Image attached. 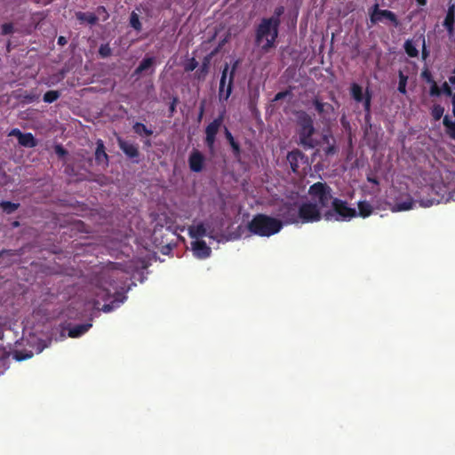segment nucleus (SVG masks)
I'll use <instances>...</instances> for the list:
<instances>
[{"instance_id":"16","label":"nucleus","mask_w":455,"mask_h":455,"mask_svg":"<svg viewBox=\"0 0 455 455\" xmlns=\"http://www.w3.org/2000/svg\"><path fill=\"white\" fill-rule=\"evenodd\" d=\"M313 105L315 106L317 113L325 119L334 113V108L331 104L327 102H322L318 98L313 100Z\"/></svg>"},{"instance_id":"51","label":"nucleus","mask_w":455,"mask_h":455,"mask_svg":"<svg viewBox=\"0 0 455 455\" xmlns=\"http://www.w3.org/2000/svg\"><path fill=\"white\" fill-rule=\"evenodd\" d=\"M224 134H225V138L228 140V144L235 140L234 136L232 135L231 132L226 126H224Z\"/></svg>"},{"instance_id":"24","label":"nucleus","mask_w":455,"mask_h":455,"mask_svg":"<svg viewBox=\"0 0 455 455\" xmlns=\"http://www.w3.org/2000/svg\"><path fill=\"white\" fill-rule=\"evenodd\" d=\"M156 60L153 57H147L144 58L139 66L135 68L133 75L134 76H140L142 72L148 70V68H152L155 64Z\"/></svg>"},{"instance_id":"27","label":"nucleus","mask_w":455,"mask_h":455,"mask_svg":"<svg viewBox=\"0 0 455 455\" xmlns=\"http://www.w3.org/2000/svg\"><path fill=\"white\" fill-rule=\"evenodd\" d=\"M359 215L363 218L369 217L372 212V206L367 201H360L358 203Z\"/></svg>"},{"instance_id":"62","label":"nucleus","mask_w":455,"mask_h":455,"mask_svg":"<svg viewBox=\"0 0 455 455\" xmlns=\"http://www.w3.org/2000/svg\"><path fill=\"white\" fill-rule=\"evenodd\" d=\"M370 119H371V116H367V112H365V121L370 122Z\"/></svg>"},{"instance_id":"28","label":"nucleus","mask_w":455,"mask_h":455,"mask_svg":"<svg viewBox=\"0 0 455 455\" xmlns=\"http://www.w3.org/2000/svg\"><path fill=\"white\" fill-rule=\"evenodd\" d=\"M0 207L3 210V212L6 214H12L16 210L19 209L20 204L19 203H12L10 201H2L0 203Z\"/></svg>"},{"instance_id":"54","label":"nucleus","mask_w":455,"mask_h":455,"mask_svg":"<svg viewBox=\"0 0 455 455\" xmlns=\"http://www.w3.org/2000/svg\"><path fill=\"white\" fill-rule=\"evenodd\" d=\"M429 52L427 49L425 39H423V48H422V59L426 60V58L428 56Z\"/></svg>"},{"instance_id":"32","label":"nucleus","mask_w":455,"mask_h":455,"mask_svg":"<svg viewBox=\"0 0 455 455\" xmlns=\"http://www.w3.org/2000/svg\"><path fill=\"white\" fill-rule=\"evenodd\" d=\"M60 97V92L59 91H48L44 94L43 100L45 103H52L56 101Z\"/></svg>"},{"instance_id":"64","label":"nucleus","mask_w":455,"mask_h":455,"mask_svg":"<svg viewBox=\"0 0 455 455\" xmlns=\"http://www.w3.org/2000/svg\"><path fill=\"white\" fill-rule=\"evenodd\" d=\"M7 51L10 52V43L7 45Z\"/></svg>"},{"instance_id":"9","label":"nucleus","mask_w":455,"mask_h":455,"mask_svg":"<svg viewBox=\"0 0 455 455\" xmlns=\"http://www.w3.org/2000/svg\"><path fill=\"white\" fill-rule=\"evenodd\" d=\"M299 222L313 223L321 220L322 214L320 209L315 203L306 202L299 207Z\"/></svg>"},{"instance_id":"12","label":"nucleus","mask_w":455,"mask_h":455,"mask_svg":"<svg viewBox=\"0 0 455 455\" xmlns=\"http://www.w3.org/2000/svg\"><path fill=\"white\" fill-rule=\"evenodd\" d=\"M204 156L197 149H194L188 157V165L192 172H200L204 169Z\"/></svg>"},{"instance_id":"7","label":"nucleus","mask_w":455,"mask_h":455,"mask_svg":"<svg viewBox=\"0 0 455 455\" xmlns=\"http://www.w3.org/2000/svg\"><path fill=\"white\" fill-rule=\"evenodd\" d=\"M312 198L315 199L322 208H326L334 199L331 195V188L325 182H315L310 186L308 190Z\"/></svg>"},{"instance_id":"11","label":"nucleus","mask_w":455,"mask_h":455,"mask_svg":"<svg viewBox=\"0 0 455 455\" xmlns=\"http://www.w3.org/2000/svg\"><path fill=\"white\" fill-rule=\"evenodd\" d=\"M279 215L287 223H298L299 222V209L295 204L284 203L279 208Z\"/></svg>"},{"instance_id":"63","label":"nucleus","mask_w":455,"mask_h":455,"mask_svg":"<svg viewBox=\"0 0 455 455\" xmlns=\"http://www.w3.org/2000/svg\"><path fill=\"white\" fill-rule=\"evenodd\" d=\"M12 225H13V227H18L20 225V223L18 221H14Z\"/></svg>"},{"instance_id":"26","label":"nucleus","mask_w":455,"mask_h":455,"mask_svg":"<svg viewBox=\"0 0 455 455\" xmlns=\"http://www.w3.org/2000/svg\"><path fill=\"white\" fill-rule=\"evenodd\" d=\"M446 134L452 140H455V122L450 119L449 116H445L443 119Z\"/></svg>"},{"instance_id":"4","label":"nucleus","mask_w":455,"mask_h":455,"mask_svg":"<svg viewBox=\"0 0 455 455\" xmlns=\"http://www.w3.org/2000/svg\"><path fill=\"white\" fill-rule=\"evenodd\" d=\"M331 206L332 209L323 214L326 220H348L357 215L355 209L349 207L348 204L341 199L334 198Z\"/></svg>"},{"instance_id":"55","label":"nucleus","mask_w":455,"mask_h":455,"mask_svg":"<svg viewBox=\"0 0 455 455\" xmlns=\"http://www.w3.org/2000/svg\"><path fill=\"white\" fill-rule=\"evenodd\" d=\"M68 43V40L66 39L65 36H59L58 38V44L61 45V46H64L66 45Z\"/></svg>"},{"instance_id":"8","label":"nucleus","mask_w":455,"mask_h":455,"mask_svg":"<svg viewBox=\"0 0 455 455\" xmlns=\"http://www.w3.org/2000/svg\"><path fill=\"white\" fill-rule=\"evenodd\" d=\"M224 114L225 111L220 113L216 118H214L204 130L205 138L204 144L207 147L208 150L211 153H214L215 151V142L217 134L221 128L224 122Z\"/></svg>"},{"instance_id":"52","label":"nucleus","mask_w":455,"mask_h":455,"mask_svg":"<svg viewBox=\"0 0 455 455\" xmlns=\"http://www.w3.org/2000/svg\"><path fill=\"white\" fill-rule=\"evenodd\" d=\"M204 108H205V101H202L201 104H200V108H199V113H198V116H197V121L198 122H201L203 116H204Z\"/></svg>"},{"instance_id":"57","label":"nucleus","mask_w":455,"mask_h":455,"mask_svg":"<svg viewBox=\"0 0 455 455\" xmlns=\"http://www.w3.org/2000/svg\"><path fill=\"white\" fill-rule=\"evenodd\" d=\"M452 113L455 116V92L451 97Z\"/></svg>"},{"instance_id":"46","label":"nucleus","mask_w":455,"mask_h":455,"mask_svg":"<svg viewBox=\"0 0 455 455\" xmlns=\"http://www.w3.org/2000/svg\"><path fill=\"white\" fill-rule=\"evenodd\" d=\"M291 94V90H285V91L279 92L275 95L273 101L281 100Z\"/></svg>"},{"instance_id":"48","label":"nucleus","mask_w":455,"mask_h":455,"mask_svg":"<svg viewBox=\"0 0 455 455\" xmlns=\"http://www.w3.org/2000/svg\"><path fill=\"white\" fill-rule=\"evenodd\" d=\"M54 151L59 157H64L68 155V151L60 144L54 147Z\"/></svg>"},{"instance_id":"30","label":"nucleus","mask_w":455,"mask_h":455,"mask_svg":"<svg viewBox=\"0 0 455 455\" xmlns=\"http://www.w3.org/2000/svg\"><path fill=\"white\" fill-rule=\"evenodd\" d=\"M133 131L135 133L139 135L145 134L146 136H151L153 134V131L151 129H148L144 124L142 123H135L133 124Z\"/></svg>"},{"instance_id":"15","label":"nucleus","mask_w":455,"mask_h":455,"mask_svg":"<svg viewBox=\"0 0 455 455\" xmlns=\"http://www.w3.org/2000/svg\"><path fill=\"white\" fill-rule=\"evenodd\" d=\"M306 158V156L299 149H294L287 155V161L289 162L293 172H299V163L304 161Z\"/></svg>"},{"instance_id":"49","label":"nucleus","mask_w":455,"mask_h":455,"mask_svg":"<svg viewBox=\"0 0 455 455\" xmlns=\"http://www.w3.org/2000/svg\"><path fill=\"white\" fill-rule=\"evenodd\" d=\"M421 77L429 84H432L433 82H435L432 76L431 72L428 69H425L421 73Z\"/></svg>"},{"instance_id":"44","label":"nucleus","mask_w":455,"mask_h":455,"mask_svg":"<svg viewBox=\"0 0 455 455\" xmlns=\"http://www.w3.org/2000/svg\"><path fill=\"white\" fill-rule=\"evenodd\" d=\"M198 66V62L196 61V60L195 58H192L189 60V61L185 65V71L186 72H190V71H193L195 70Z\"/></svg>"},{"instance_id":"36","label":"nucleus","mask_w":455,"mask_h":455,"mask_svg":"<svg viewBox=\"0 0 455 455\" xmlns=\"http://www.w3.org/2000/svg\"><path fill=\"white\" fill-rule=\"evenodd\" d=\"M408 77L402 71H399V83H398V92L402 94L406 93V84H407Z\"/></svg>"},{"instance_id":"31","label":"nucleus","mask_w":455,"mask_h":455,"mask_svg":"<svg viewBox=\"0 0 455 455\" xmlns=\"http://www.w3.org/2000/svg\"><path fill=\"white\" fill-rule=\"evenodd\" d=\"M404 51L409 57L415 58L419 55V51L411 40H406L403 45Z\"/></svg>"},{"instance_id":"56","label":"nucleus","mask_w":455,"mask_h":455,"mask_svg":"<svg viewBox=\"0 0 455 455\" xmlns=\"http://www.w3.org/2000/svg\"><path fill=\"white\" fill-rule=\"evenodd\" d=\"M20 134H22V132L17 128L13 129L10 133V135H13V136L17 137V139H19L20 137Z\"/></svg>"},{"instance_id":"6","label":"nucleus","mask_w":455,"mask_h":455,"mask_svg":"<svg viewBox=\"0 0 455 455\" xmlns=\"http://www.w3.org/2000/svg\"><path fill=\"white\" fill-rule=\"evenodd\" d=\"M369 17L371 26L379 23H389L393 27L398 28L401 25L397 15L394 12L380 9L379 4H374L369 9Z\"/></svg>"},{"instance_id":"58","label":"nucleus","mask_w":455,"mask_h":455,"mask_svg":"<svg viewBox=\"0 0 455 455\" xmlns=\"http://www.w3.org/2000/svg\"><path fill=\"white\" fill-rule=\"evenodd\" d=\"M417 1V4L420 6H425L427 3V0H416Z\"/></svg>"},{"instance_id":"41","label":"nucleus","mask_w":455,"mask_h":455,"mask_svg":"<svg viewBox=\"0 0 455 455\" xmlns=\"http://www.w3.org/2000/svg\"><path fill=\"white\" fill-rule=\"evenodd\" d=\"M363 109L365 112H367V116H370L371 96L368 92H367L366 96H365L364 100H363Z\"/></svg>"},{"instance_id":"50","label":"nucleus","mask_w":455,"mask_h":455,"mask_svg":"<svg viewBox=\"0 0 455 455\" xmlns=\"http://www.w3.org/2000/svg\"><path fill=\"white\" fill-rule=\"evenodd\" d=\"M96 12L99 15H104L103 19H102L103 21L107 20L109 18V14H108L106 7L103 5L98 6L96 9Z\"/></svg>"},{"instance_id":"25","label":"nucleus","mask_w":455,"mask_h":455,"mask_svg":"<svg viewBox=\"0 0 455 455\" xmlns=\"http://www.w3.org/2000/svg\"><path fill=\"white\" fill-rule=\"evenodd\" d=\"M18 142L20 145L26 148H34L37 145L36 140L30 132L20 134V137L18 139Z\"/></svg>"},{"instance_id":"35","label":"nucleus","mask_w":455,"mask_h":455,"mask_svg":"<svg viewBox=\"0 0 455 455\" xmlns=\"http://www.w3.org/2000/svg\"><path fill=\"white\" fill-rule=\"evenodd\" d=\"M414 204L415 202L412 199H409L404 202L396 203L395 208L398 212L408 211L412 209Z\"/></svg>"},{"instance_id":"42","label":"nucleus","mask_w":455,"mask_h":455,"mask_svg":"<svg viewBox=\"0 0 455 455\" xmlns=\"http://www.w3.org/2000/svg\"><path fill=\"white\" fill-rule=\"evenodd\" d=\"M14 31V27L12 23H4L1 26V33L2 35H10L12 34Z\"/></svg>"},{"instance_id":"5","label":"nucleus","mask_w":455,"mask_h":455,"mask_svg":"<svg viewBox=\"0 0 455 455\" xmlns=\"http://www.w3.org/2000/svg\"><path fill=\"white\" fill-rule=\"evenodd\" d=\"M240 65V60L234 61L229 71V66L228 63L224 65L221 70V76L220 81L219 97L220 100H228L231 95L233 90V84L236 69Z\"/></svg>"},{"instance_id":"60","label":"nucleus","mask_w":455,"mask_h":455,"mask_svg":"<svg viewBox=\"0 0 455 455\" xmlns=\"http://www.w3.org/2000/svg\"><path fill=\"white\" fill-rule=\"evenodd\" d=\"M28 357H30V355H28ZM16 358H17V360L20 361V360L26 359L27 356H20L19 354H17Z\"/></svg>"},{"instance_id":"3","label":"nucleus","mask_w":455,"mask_h":455,"mask_svg":"<svg viewBox=\"0 0 455 455\" xmlns=\"http://www.w3.org/2000/svg\"><path fill=\"white\" fill-rule=\"evenodd\" d=\"M279 27L267 18H263L255 30V44L261 47V50L267 52L275 46L279 35Z\"/></svg>"},{"instance_id":"18","label":"nucleus","mask_w":455,"mask_h":455,"mask_svg":"<svg viewBox=\"0 0 455 455\" xmlns=\"http://www.w3.org/2000/svg\"><path fill=\"white\" fill-rule=\"evenodd\" d=\"M443 25L445 28V29L447 30L448 35L450 36H453L454 25H455V5L454 4L449 5Z\"/></svg>"},{"instance_id":"33","label":"nucleus","mask_w":455,"mask_h":455,"mask_svg":"<svg viewBox=\"0 0 455 455\" xmlns=\"http://www.w3.org/2000/svg\"><path fill=\"white\" fill-rule=\"evenodd\" d=\"M130 25L138 32L142 29V24L140 20V17L135 12H132L130 15Z\"/></svg>"},{"instance_id":"38","label":"nucleus","mask_w":455,"mask_h":455,"mask_svg":"<svg viewBox=\"0 0 455 455\" xmlns=\"http://www.w3.org/2000/svg\"><path fill=\"white\" fill-rule=\"evenodd\" d=\"M229 145L231 147L233 156L237 161H240L241 155H242V149H241L240 144L236 140H235V141L229 143Z\"/></svg>"},{"instance_id":"23","label":"nucleus","mask_w":455,"mask_h":455,"mask_svg":"<svg viewBox=\"0 0 455 455\" xmlns=\"http://www.w3.org/2000/svg\"><path fill=\"white\" fill-rule=\"evenodd\" d=\"M76 17L81 23L86 22L90 25L96 24L99 20L96 14L92 12H76Z\"/></svg>"},{"instance_id":"47","label":"nucleus","mask_w":455,"mask_h":455,"mask_svg":"<svg viewBox=\"0 0 455 455\" xmlns=\"http://www.w3.org/2000/svg\"><path fill=\"white\" fill-rule=\"evenodd\" d=\"M440 89L442 91V93L445 94L446 96L452 97V95L454 94V92H452V90L447 82H444L442 84V88H440Z\"/></svg>"},{"instance_id":"10","label":"nucleus","mask_w":455,"mask_h":455,"mask_svg":"<svg viewBox=\"0 0 455 455\" xmlns=\"http://www.w3.org/2000/svg\"><path fill=\"white\" fill-rule=\"evenodd\" d=\"M118 273L116 268L106 269L101 272L100 277V283L102 289L106 291V295L109 297L111 295L112 288L114 291H116L120 286L117 284L116 280Z\"/></svg>"},{"instance_id":"61","label":"nucleus","mask_w":455,"mask_h":455,"mask_svg":"<svg viewBox=\"0 0 455 455\" xmlns=\"http://www.w3.org/2000/svg\"><path fill=\"white\" fill-rule=\"evenodd\" d=\"M368 180L371 183L378 184V180L376 179L368 178Z\"/></svg>"},{"instance_id":"19","label":"nucleus","mask_w":455,"mask_h":455,"mask_svg":"<svg viewBox=\"0 0 455 455\" xmlns=\"http://www.w3.org/2000/svg\"><path fill=\"white\" fill-rule=\"evenodd\" d=\"M218 52V49L212 52L210 54L204 57L200 68L196 70V76L197 79L204 80L209 73L210 65L213 55Z\"/></svg>"},{"instance_id":"14","label":"nucleus","mask_w":455,"mask_h":455,"mask_svg":"<svg viewBox=\"0 0 455 455\" xmlns=\"http://www.w3.org/2000/svg\"><path fill=\"white\" fill-rule=\"evenodd\" d=\"M117 143L120 149L126 155L127 157L133 159L139 156V148L136 144L128 142L121 137L117 138Z\"/></svg>"},{"instance_id":"39","label":"nucleus","mask_w":455,"mask_h":455,"mask_svg":"<svg viewBox=\"0 0 455 455\" xmlns=\"http://www.w3.org/2000/svg\"><path fill=\"white\" fill-rule=\"evenodd\" d=\"M38 99H39V94L35 93V92H26L22 95V101L25 103H32V102L37 101Z\"/></svg>"},{"instance_id":"20","label":"nucleus","mask_w":455,"mask_h":455,"mask_svg":"<svg viewBox=\"0 0 455 455\" xmlns=\"http://www.w3.org/2000/svg\"><path fill=\"white\" fill-rule=\"evenodd\" d=\"M95 161L98 164H103L104 166L108 165V155L106 153L104 142L102 140H98L96 141Z\"/></svg>"},{"instance_id":"2","label":"nucleus","mask_w":455,"mask_h":455,"mask_svg":"<svg viewBox=\"0 0 455 455\" xmlns=\"http://www.w3.org/2000/svg\"><path fill=\"white\" fill-rule=\"evenodd\" d=\"M247 228L253 235L269 237L282 229L283 222L267 214L258 213L253 216Z\"/></svg>"},{"instance_id":"53","label":"nucleus","mask_w":455,"mask_h":455,"mask_svg":"<svg viewBox=\"0 0 455 455\" xmlns=\"http://www.w3.org/2000/svg\"><path fill=\"white\" fill-rule=\"evenodd\" d=\"M4 255H11V256H14V255H18V252L16 251H13V250H7V249H4L0 251V258Z\"/></svg>"},{"instance_id":"17","label":"nucleus","mask_w":455,"mask_h":455,"mask_svg":"<svg viewBox=\"0 0 455 455\" xmlns=\"http://www.w3.org/2000/svg\"><path fill=\"white\" fill-rule=\"evenodd\" d=\"M322 140L326 144V147L323 148V152L326 157L332 156L338 153L339 148L336 145V140L331 135L323 134Z\"/></svg>"},{"instance_id":"21","label":"nucleus","mask_w":455,"mask_h":455,"mask_svg":"<svg viewBox=\"0 0 455 455\" xmlns=\"http://www.w3.org/2000/svg\"><path fill=\"white\" fill-rule=\"evenodd\" d=\"M92 326V323H82L68 328V336L70 338H78L87 332Z\"/></svg>"},{"instance_id":"34","label":"nucleus","mask_w":455,"mask_h":455,"mask_svg":"<svg viewBox=\"0 0 455 455\" xmlns=\"http://www.w3.org/2000/svg\"><path fill=\"white\" fill-rule=\"evenodd\" d=\"M284 13V7L283 5H280V6H277L275 11H274V14L267 18L268 20H272V21L274 23H275V25H278L280 26L281 24V16Z\"/></svg>"},{"instance_id":"45","label":"nucleus","mask_w":455,"mask_h":455,"mask_svg":"<svg viewBox=\"0 0 455 455\" xmlns=\"http://www.w3.org/2000/svg\"><path fill=\"white\" fill-rule=\"evenodd\" d=\"M429 94H430V96H433V97H438L442 94V91L439 88V86L437 85L436 82H433L431 84Z\"/></svg>"},{"instance_id":"43","label":"nucleus","mask_w":455,"mask_h":455,"mask_svg":"<svg viewBox=\"0 0 455 455\" xmlns=\"http://www.w3.org/2000/svg\"><path fill=\"white\" fill-rule=\"evenodd\" d=\"M178 103H179V98L177 96H173L172 98V101L169 106V116L170 117L173 116L174 113L176 112V107H177Z\"/></svg>"},{"instance_id":"1","label":"nucleus","mask_w":455,"mask_h":455,"mask_svg":"<svg viewBox=\"0 0 455 455\" xmlns=\"http://www.w3.org/2000/svg\"><path fill=\"white\" fill-rule=\"evenodd\" d=\"M296 125L299 145L304 149H312L319 145V141L314 138L316 132L314 119L307 112L299 110L296 113Z\"/></svg>"},{"instance_id":"22","label":"nucleus","mask_w":455,"mask_h":455,"mask_svg":"<svg viewBox=\"0 0 455 455\" xmlns=\"http://www.w3.org/2000/svg\"><path fill=\"white\" fill-rule=\"evenodd\" d=\"M188 232L190 237L199 240V238L207 235V228L203 222H200L196 225H192L189 227Z\"/></svg>"},{"instance_id":"13","label":"nucleus","mask_w":455,"mask_h":455,"mask_svg":"<svg viewBox=\"0 0 455 455\" xmlns=\"http://www.w3.org/2000/svg\"><path fill=\"white\" fill-rule=\"evenodd\" d=\"M192 250L194 255L197 259H206L210 257L212 253V249L207 245L205 241L204 240H196L191 243Z\"/></svg>"},{"instance_id":"59","label":"nucleus","mask_w":455,"mask_h":455,"mask_svg":"<svg viewBox=\"0 0 455 455\" xmlns=\"http://www.w3.org/2000/svg\"><path fill=\"white\" fill-rule=\"evenodd\" d=\"M111 308H112V307H111V306H110V305H104V306H103V310H104L105 312H109V311L111 310Z\"/></svg>"},{"instance_id":"40","label":"nucleus","mask_w":455,"mask_h":455,"mask_svg":"<svg viewBox=\"0 0 455 455\" xmlns=\"http://www.w3.org/2000/svg\"><path fill=\"white\" fill-rule=\"evenodd\" d=\"M112 53V50L109 46L108 44H101L99 48V54L102 57V58H107L108 56H110Z\"/></svg>"},{"instance_id":"37","label":"nucleus","mask_w":455,"mask_h":455,"mask_svg":"<svg viewBox=\"0 0 455 455\" xmlns=\"http://www.w3.org/2000/svg\"><path fill=\"white\" fill-rule=\"evenodd\" d=\"M444 108L439 104L434 105L431 110V115L434 120L438 121L443 116Z\"/></svg>"},{"instance_id":"29","label":"nucleus","mask_w":455,"mask_h":455,"mask_svg":"<svg viewBox=\"0 0 455 455\" xmlns=\"http://www.w3.org/2000/svg\"><path fill=\"white\" fill-rule=\"evenodd\" d=\"M351 96L357 102H362L364 98L363 94V89L358 84H352L351 85Z\"/></svg>"}]
</instances>
